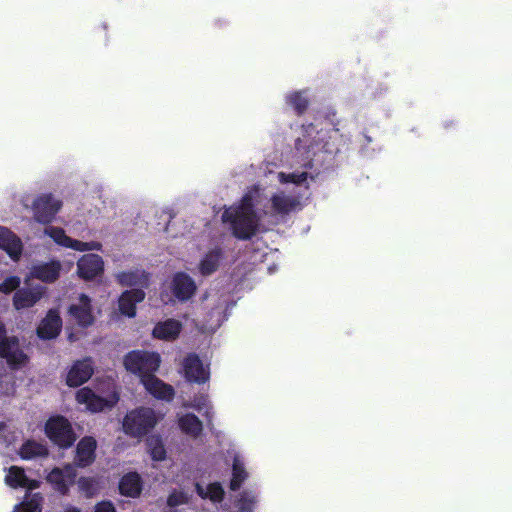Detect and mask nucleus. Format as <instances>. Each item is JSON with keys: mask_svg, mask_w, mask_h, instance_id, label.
<instances>
[{"mask_svg": "<svg viewBox=\"0 0 512 512\" xmlns=\"http://www.w3.org/2000/svg\"><path fill=\"white\" fill-rule=\"evenodd\" d=\"M222 221L230 224L232 235L238 240H250L259 230L260 218L255 211L254 199L245 194L239 205L222 213Z\"/></svg>", "mask_w": 512, "mask_h": 512, "instance_id": "obj_1", "label": "nucleus"}, {"mask_svg": "<svg viewBox=\"0 0 512 512\" xmlns=\"http://www.w3.org/2000/svg\"><path fill=\"white\" fill-rule=\"evenodd\" d=\"M123 363L127 371L139 375L144 383L146 376H154L159 369L161 358L156 352L133 350L125 355Z\"/></svg>", "mask_w": 512, "mask_h": 512, "instance_id": "obj_2", "label": "nucleus"}, {"mask_svg": "<svg viewBox=\"0 0 512 512\" xmlns=\"http://www.w3.org/2000/svg\"><path fill=\"white\" fill-rule=\"evenodd\" d=\"M0 358L5 359L12 370H18L26 366L29 356L20 348L17 336H7L4 323L0 322Z\"/></svg>", "mask_w": 512, "mask_h": 512, "instance_id": "obj_3", "label": "nucleus"}, {"mask_svg": "<svg viewBox=\"0 0 512 512\" xmlns=\"http://www.w3.org/2000/svg\"><path fill=\"white\" fill-rule=\"evenodd\" d=\"M45 433L60 448L70 447L77 438L67 418H48L45 424Z\"/></svg>", "mask_w": 512, "mask_h": 512, "instance_id": "obj_4", "label": "nucleus"}, {"mask_svg": "<svg viewBox=\"0 0 512 512\" xmlns=\"http://www.w3.org/2000/svg\"><path fill=\"white\" fill-rule=\"evenodd\" d=\"M76 401L86 406L87 410L97 413L111 409L119 401V395L112 392L107 397L97 395L91 388L83 387L76 392Z\"/></svg>", "mask_w": 512, "mask_h": 512, "instance_id": "obj_5", "label": "nucleus"}, {"mask_svg": "<svg viewBox=\"0 0 512 512\" xmlns=\"http://www.w3.org/2000/svg\"><path fill=\"white\" fill-rule=\"evenodd\" d=\"M68 316L81 328H89L95 323L91 298L81 293L77 303L69 305Z\"/></svg>", "mask_w": 512, "mask_h": 512, "instance_id": "obj_6", "label": "nucleus"}, {"mask_svg": "<svg viewBox=\"0 0 512 512\" xmlns=\"http://www.w3.org/2000/svg\"><path fill=\"white\" fill-rule=\"evenodd\" d=\"M61 206V201L56 200L51 194L38 196L32 205L35 221L41 224L51 223Z\"/></svg>", "mask_w": 512, "mask_h": 512, "instance_id": "obj_7", "label": "nucleus"}, {"mask_svg": "<svg viewBox=\"0 0 512 512\" xmlns=\"http://www.w3.org/2000/svg\"><path fill=\"white\" fill-rule=\"evenodd\" d=\"M44 233L53 239L55 243L60 246L73 249L75 251H92L100 250L101 244L96 241L83 242L80 240L72 239L67 236L65 230L61 227L49 226L46 227Z\"/></svg>", "mask_w": 512, "mask_h": 512, "instance_id": "obj_8", "label": "nucleus"}, {"mask_svg": "<svg viewBox=\"0 0 512 512\" xmlns=\"http://www.w3.org/2000/svg\"><path fill=\"white\" fill-rule=\"evenodd\" d=\"M183 372L185 379L190 383L204 384L210 379V369L203 365L196 353H189L183 359Z\"/></svg>", "mask_w": 512, "mask_h": 512, "instance_id": "obj_9", "label": "nucleus"}, {"mask_svg": "<svg viewBox=\"0 0 512 512\" xmlns=\"http://www.w3.org/2000/svg\"><path fill=\"white\" fill-rule=\"evenodd\" d=\"M303 134L295 140L296 153L302 157V166L306 169L313 167V156L315 155L314 148L316 146L315 140L312 138V133L315 127L312 123L303 126Z\"/></svg>", "mask_w": 512, "mask_h": 512, "instance_id": "obj_10", "label": "nucleus"}, {"mask_svg": "<svg viewBox=\"0 0 512 512\" xmlns=\"http://www.w3.org/2000/svg\"><path fill=\"white\" fill-rule=\"evenodd\" d=\"M94 373L93 360L85 357L73 362L66 375V384L69 387H79L86 383Z\"/></svg>", "mask_w": 512, "mask_h": 512, "instance_id": "obj_11", "label": "nucleus"}, {"mask_svg": "<svg viewBox=\"0 0 512 512\" xmlns=\"http://www.w3.org/2000/svg\"><path fill=\"white\" fill-rule=\"evenodd\" d=\"M63 321L57 309H50L36 328V335L41 340L57 338L62 331Z\"/></svg>", "mask_w": 512, "mask_h": 512, "instance_id": "obj_12", "label": "nucleus"}, {"mask_svg": "<svg viewBox=\"0 0 512 512\" xmlns=\"http://www.w3.org/2000/svg\"><path fill=\"white\" fill-rule=\"evenodd\" d=\"M75 478V468L72 465H66L63 468L56 467L52 469L48 473L46 480L55 490L62 494H66L69 487L74 483Z\"/></svg>", "mask_w": 512, "mask_h": 512, "instance_id": "obj_13", "label": "nucleus"}, {"mask_svg": "<svg viewBox=\"0 0 512 512\" xmlns=\"http://www.w3.org/2000/svg\"><path fill=\"white\" fill-rule=\"evenodd\" d=\"M104 271V262L98 254H85L77 262V273L84 280H93Z\"/></svg>", "mask_w": 512, "mask_h": 512, "instance_id": "obj_14", "label": "nucleus"}, {"mask_svg": "<svg viewBox=\"0 0 512 512\" xmlns=\"http://www.w3.org/2000/svg\"><path fill=\"white\" fill-rule=\"evenodd\" d=\"M197 289L196 283L191 276L185 272H177L171 281V291L176 299L185 302L192 298Z\"/></svg>", "mask_w": 512, "mask_h": 512, "instance_id": "obj_15", "label": "nucleus"}, {"mask_svg": "<svg viewBox=\"0 0 512 512\" xmlns=\"http://www.w3.org/2000/svg\"><path fill=\"white\" fill-rule=\"evenodd\" d=\"M143 289H130L121 293L118 299V310L120 314L133 318L136 316V306L145 299Z\"/></svg>", "mask_w": 512, "mask_h": 512, "instance_id": "obj_16", "label": "nucleus"}, {"mask_svg": "<svg viewBox=\"0 0 512 512\" xmlns=\"http://www.w3.org/2000/svg\"><path fill=\"white\" fill-rule=\"evenodd\" d=\"M0 249L4 250L12 260L18 261L23 252V243L12 230L0 226Z\"/></svg>", "mask_w": 512, "mask_h": 512, "instance_id": "obj_17", "label": "nucleus"}, {"mask_svg": "<svg viewBox=\"0 0 512 512\" xmlns=\"http://www.w3.org/2000/svg\"><path fill=\"white\" fill-rule=\"evenodd\" d=\"M62 265L58 260L34 265L31 269V275L42 282L54 283L58 280Z\"/></svg>", "mask_w": 512, "mask_h": 512, "instance_id": "obj_18", "label": "nucleus"}, {"mask_svg": "<svg viewBox=\"0 0 512 512\" xmlns=\"http://www.w3.org/2000/svg\"><path fill=\"white\" fill-rule=\"evenodd\" d=\"M181 331L182 323L179 320L170 318L158 322L152 330V336L159 340L173 341L179 337Z\"/></svg>", "mask_w": 512, "mask_h": 512, "instance_id": "obj_19", "label": "nucleus"}, {"mask_svg": "<svg viewBox=\"0 0 512 512\" xmlns=\"http://www.w3.org/2000/svg\"><path fill=\"white\" fill-rule=\"evenodd\" d=\"M145 389L155 398L160 400L170 401L175 395L174 388L163 382L161 379L154 376H146L144 383H142Z\"/></svg>", "mask_w": 512, "mask_h": 512, "instance_id": "obj_20", "label": "nucleus"}, {"mask_svg": "<svg viewBox=\"0 0 512 512\" xmlns=\"http://www.w3.org/2000/svg\"><path fill=\"white\" fill-rule=\"evenodd\" d=\"M270 202L273 212L279 215H288L301 206L298 197L286 195L284 192L273 194Z\"/></svg>", "mask_w": 512, "mask_h": 512, "instance_id": "obj_21", "label": "nucleus"}, {"mask_svg": "<svg viewBox=\"0 0 512 512\" xmlns=\"http://www.w3.org/2000/svg\"><path fill=\"white\" fill-rule=\"evenodd\" d=\"M227 453L228 457L232 458V478L230 481V488L235 491L239 489L248 478V472L245 469L243 456L236 449H230Z\"/></svg>", "mask_w": 512, "mask_h": 512, "instance_id": "obj_22", "label": "nucleus"}, {"mask_svg": "<svg viewBox=\"0 0 512 512\" xmlns=\"http://www.w3.org/2000/svg\"><path fill=\"white\" fill-rule=\"evenodd\" d=\"M116 280L121 286L147 288L149 286L150 274L142 269L122 271L116 275Z\"/></svg>", "mask_w": 512, "mask_h": 512, "instance_id": "obj_23", "label": "nucleus"}, {"mask_svg": "<svg viewBox=\"0 0 512 512\" xmlns=\"http://www.w3.org/2000/svg\"><path fill=\"white\" fill-rule=\"evenodd\" d=\"M5 482L12 488L22 487L33 490L39 487V482L29 479L22 468L11 466L5 476Z\"/></svg>", "mask_w": 512, "mask_h": 512, "instance_id": "obj_24", "label": "nucleus"}, {"mask_svg": "<svg viewBox=\"0 0 512 512\" xmlns=\"http://www.w3.org/2000/svg\"><path fill=\"white\" fill-rule=\"evenodd\" d=\"M156 418H123L122 427L126 434L141 437L154 425Z\"/></svg>", "mask_w": 512, "mask_h": 512, "instance_id": "obj_25", "label": "nucleus"}, {"mask_svg": "<svg viewBox=\"0 0 512 512\" xmlns=\"http://www.w3.org/2000/svg\"><path fill=\"white\" fill-rule=\"evenodd\" d=\"M43 296L37 289L21 288L13 296V306L16 310L33 307Z\"/></svg>", "mask_w": 512, "mask_h": 512, "instance_id": "obj_26", "label": "nucleus"}, {"mask_svg": "<svg viewBox=\"0 0 512 512\" xmlns=\"http://www.w3.org/2000/svg\"><path fill=\"white\" fill-rule=\"evenodd\" d=\"M96 441L92 437H84L77 445L76 463L80 467L90 465L95 459Z\"/></svg>", "mask_w": 512, "mask_h": 512, "instance_id": "obj_27", "label": "nucleus"}, {"mask_svg": "<svg viewBox=\"0 0 512 512\" xmlns=\"http://www.w3.org/2000/svg\"><path fill=\"white\" fill-rule=\"evenodd\" d=\"M223 258V251L220 247L209 250L199 263V272L202 276H209L219 268L220 261Z\"/></svg>", "mask_w": 512, "mask_h": 512, "instance_id": "obj_28", "label": "nucleus"}, {"mask_svg": "<svg viewBox=\"0 0 512 512\" xmlns=\"http://www.w3.org/2000/svg\"><path fill=\"white\" fill-rule=\"evenodd\" d=\"M119 490L121 494L128 497L139 496L142 490L140 476L135 472L124 475L119 483Z\"/></svg>", "mask_w": 512, "mask_h": 512, "instance_id": "obj_29", "label": "nucleus"}, {"mask_svg": "<svg viewBox=\"0 0 512 512\" xmlns=\"http://www.w3.org/2000/svg\"><path fill=\"white\" fill-rule=\"evenodd\" d=\"M259 493L252 489L243 490L235 501L236 512H255Z\"/></svg>", "mask_w": 512, "mask_h": 512, "instance_id": "obj_30", "label": "nucleus"}, {"mask_svg": "<svg viewBox=\"0 0 512 512\" xmlns=\"http://www.w3.org/2000/svg\"><path fill=\"white\" fill-rule=\"evenodd\" d=\"M19 455L23 460H34L46 457L48 455V449L42 443L34 440H27L21 446Z\"/></svg>", "mask_w": 512, "mask_h": 512, "instance_id": "obj_31", "label": "nucleus"}, {"mask_svg": "<svg viewBox=\"0 0 512 512\" xmlns=\"http://www.w3.org/2000/svg\"><path fill=\"white\" fill-rule=\"evenodd\" d=\"M196 491L203 499H208L213 503H220L224 498V489L219 482H213L206 485L196 484Z\"/></svg>", "mask_w": 512, "mask_h": 512, "instance_id": "obj_32", "label": "nucleus"}, {"mask_svg": "<svg viewBox=\"0 0 512 512\" xmlns=\"http://www.w3.org/2000/svg\"><path fill=\"white\" fill-rule=\"evenodd\" d=\"M42 501L40 493H29L20 504L15 506L13 512H41Z\"/></svg>", "mask_w": 512, "mask_h": 512, "instance_id": "obj_33", "label": "nucleus"}, {"mask_svg": "<svg viewBox=\"0 0 512 512\" xmlns=\"http://www.w3.org/2000/svg\"><path fill=\"white\" fill-rule=\"evenodd\" d=\"M286 103L298 116L303 115L309 107V99L301 91H294L286 96Z\"/></svg>", "mask_w": 512, "mask_h": 512, "instance_id": "obj_34", "label": "nucleus"}, {"mask_svg": "<svg viewBox=\"0 0 512 512\" xmlns=\"http://www.w3.org/2000/svg\"><path fill=\"white\" fill-rule=\"evenodd\" d=\"M77 485L86 497L94 496L100 489V482L96 477H81L78 479Z\"/></svg>", "mask_w": 512, "mask_h": 512, "instance_id": "obj_35", "label": "nucleus"}, {"mask_svg": "<svg viewBox=\"0 0 512 512\" xmlns=\"http://www.w3.org/2000/svg\"><path fill=\"white\" fill-rule=\"evenodd\" d=\"M192 408L202 416H212L214 413L209 396L206 394L195 396L192 402Z\"/></svg>", "mask_w": 512, "mask_h": 512, "instance_id": "obj_36", "label": "nucleus"}, {"mask_svg": "<svg viewBox=\"0 0 512 512\" xmlns=\"http://www.w3.org/2000/svg\"><path fill=\"white\" fill-rule=\"evenodd\" d=\"M179 426L183 432L193 437L202 431V423L199 418H179Z\"/></svg>", "mask_w": 512, "mask_h": 512, "instance_id": "obj_37", "label": "nucleus"}, {"mask_svg": "<svg viewBox=\"0 0 512 512\" xmlns=\"http://www.w3.org/2000/svg\"><path fill=\"white\" fill-rule=\"evenodd\" d=\"M149 452L153 460L162 461L165 458L166 451L161 440L157 437L148 439Z\"/></svg>", "mask_w": 512, "mask_h": 512, "instance_id": "obj_38", "label": "nucleus"}, {"mask_svg": "<svg viewBox=\"0 0 512 512\" xmlns=\"http://www.w3.org/2000/svg\"><path fill=\"white\" fill-rule=\"evenodd\" d=\"M308 178L307 172H292V173H279V179L282 183H293V184H302Z\"/></svg>", "mask_w": 512, "mask_h": 512, "instance_id": "obj_39", "label": "nucleus"}, {"mask_svg": "<svg viewBox=\"0 0 512 512\" xmlns=\"http://www.w3.org/2000/svg\"><path fill=\"white\" fill-rule=\"evenodd\" d=\"M16 436L9 430V426L6 422L0 421V451L3 447L10 445L14 442Z\"/></svg>", "mask_w": 512, "mask_h": 512, "instance_id": "obj_40", "label": "nucleus"}, {"mask_svg": "<svg viewBox=\"0 0 512 512\" xmlns=\"http://www.w3.org/2000/svg\"><path fill=\"white\" fill-rule=\"evenodd\" d=\"M20 286V278L18 276H9L0 283V292L9 294L13 291H17Z\"/></svg>", "mask_w": 512, "mask_h": 512, "instance_id": "obj_41", "label": "nucleus"}, {"mask_svg": "<svg viewBox=\"0 0 512 512\" xmlns=\"http://www.w3.org/2000/svg\"><path fill=\"white\" fill-rule=\"evenodd\" d=\"M188 501V495L182 491H174L172 492L167 499V504L170 507H176L178 505L184 504Z\"/></svg>", "mask_w": 512, "mask_h": 512, "instance_id": "obj_42", "label": "nucleus"}, {"mask_svg": "<svg viewBox=\"0 0 512 512\" xmlns=\"http://www.w3.org/2000/svg\"><path fill=\"white\" fill-rule=\"evenodd\" d=\"M95 512H116L115 507L109 501H102L95 506Z\"/></svg>", "mask_w": 512, "mask_h": 512, "instance_id": "obj_43", "label": "nucleus"}, {"mask_svg": "<svg viewBox=\"0 0 512 512\" xmlns=\"http://www.w3.org/2000/svg\"><path fill=\"white\" fill-rule=\"evenodd\" d=\"M126 416H143V417H146V416H155L154 414V411L152 409H147V410H134L132 412H130V414H127Z\"/></svg>", "mask_w": 512, "mask_h": 512, "instance_id": "obj_44", "label": "nucleus"}, {"mask_svg": "<svg viewBox=\"0 0 512 512\" xmlns=\"http://www.w3.org/2000/svg\"><path fill=\"white\" fill-rule=\"evenodd\" d=\"M63 512H81V511L77 507L68 505V506L64 507Z\"/></svg>", "mask_w": 512, "mask_h": 512, "instance_id": "obj_45", "label": "nucleus"}, {"mask_svg": "<svg viewBox=\"0 0 512 512\" xmlns=\"http://www.w3.org/2000/svg\"><path fill=\"white\" fill-rule=\"evenodd\" d=\"M184 416L190 417V416H195V415L193 413H187Z\"/></svg>", "mask_w": 512, "mask_h": 512, "instance_id": "obj_46", "label": "nucleus"}]
</instances>
